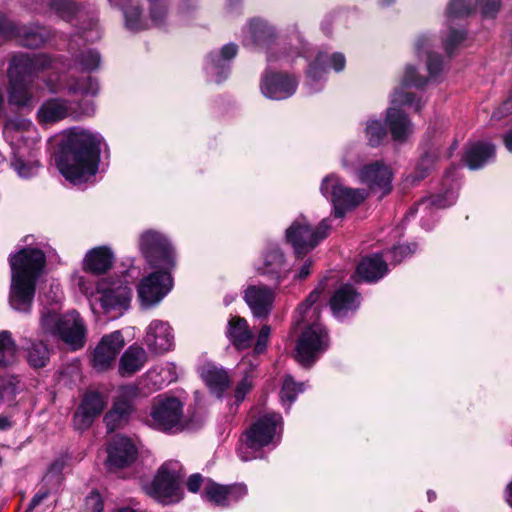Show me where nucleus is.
<instances>
[{
	"mask_svg": "<svg viewBox=\"0 0 512 512\" xmlns=\"http://www.w3.org/2000/svg\"><path fill=\"white\" fill-rule=\"evenodd\" d=\"M107 465L109 470L114 471L130 466L138 456V449L135 443L128 437L116 435L107 448Z\"/></svg>",
	"mask_w": 512,
	"mask_h": 512,
	"instance_id": "obj_19",
	"label": "nucleus"
},
{
	"mask_svg": "<svg viewBox=\"0 0 512 512\" xmlns=\"http://www.w3.org/2000/svg\"><path fill=\"white\" fill-rule=\"evenodd\" d=\"M139 246L148 264L159 269L144 277L137 286L141 305L150 308L159 304L173 287L170 271L176 265V255L169 240L152 230L140 236Z\"/></svg>",
	"mask_w": 512,
	"mask_h": 512,
	"instance_id": "obj_3",
	"label": "nucleus"
},
{
	"mask_svg": "<svg viewBox=\"0 0 512 512\" xmlns=\"http://www.w3.org/2000/svg\"><path fill=\"white\" fill-rule=\"evenodd\" d=\"M360 183L367 185L372 193L382 198L392 191V169L382 162L376 161L364 165L358 170Z\"/></svg>",
	"mask_w": 512,
	"mask_h": 512,
	"instance_id": "obj_16",
	"label": "nucleus"
},
{
	"mask_svg": "<svg viewBox=\"0 0 512 512\" xmlns=\"http://www.w3.org/2000/svg\"><path fill=\"white\" fill-rule=\"evenodd\" d=\"M26 358L31 367L42 368L47 365L50 352L45 343L42 341H34L26 348Z\"/></svg>",
	"mask_w": 512,
	"mask_h": 512,
	"instance_id": "obj_43",
	"label": "nucleus"
},
{
	"mask_svg": "<svg viewBox=\"0 0 512 512\" xmlns=\"http://www.w3.org/2000/svg\"><path fill=\"white\" fill-rule=\"evenodd\" d=\"M19 381L14 375L0 376V403L10 402L17 393Z\"/></svg>",
	"mask_w": 512,
	"mask_h": 512,
	"instance_id": "obj_46",
	"label": "nucleus"
},
{
	"mask_svg": "<svg viewBox=\"0 0 512 512\" xmlns=\"http://www.w3.org/2000/svg\"><path fill=\"white\" fill-rule=\"evenodd\" d=\"M144 343L154 354H164L174 348V334L170 324L163 320H153L146 328Z\"/></svg>",
	"mask_w": 512,
	"mask_h": 512,
	"instance_id": "obj_20",
	"label": "nucleus"
},
{
	"mask_svg": "<svg viewBox=\"0 0 512 512\" xmlns=\"http://www.w3.org/2000/svg\"><path fill=\"white\" fill-rule=\"evenodd\" d=\"M427 79L422 76H418L416 70L412 66H407L404 77L402 79V85L404 87H423L427 83Z\"/></svg>",
	"mask_w": 512,
	"mask_h": 512,
	"instance_id": "obj_50",
	"label": "nucleus"
},
{
	"mask_svg": "<svg viewBox=\"0 0 512 512\" xmlns=\"http://www.w3.org/2000/svg\"><path fill=\"white\" fill-rule=\"evenodd\" d=\"M165 371H166L165 368H161L159 371L156 368L151 369L146 373V378L148 380L152 381L157 389H160L162 387V385L165 383V380L164 379L158 380L157 377L161 376L162 373H164Z\"/></svg>",
	"mask_w": 512,
	"mask_h": 512,
	"instance_id": "obj_57",
	"label": "nucleus"
},
{
	"mask_svg": "<svg viewBox=\"0 0 512 512\" xmlns=\"http://www.w3.org/2000/svg\"><path fill=\"white\" fill-rule=\"evenodd\" d=\"M465 39V33L459 30L451 29L447 39L444 41L445 50L447 53H451L453 48L461 43Z\"/></svg>",
	"mask_w": 512,
	"mask_h": 512,
	"instance_id": "obj_53",
	"label": "nucleus"
},
{
	"mask_svg": "<svg viewBox=\"0 0 512 512\" xmlns=\"http://www.w3.org/2000/svg\"><path fill=\"white\" fill-rule=\"evenodd\" d=\"M244 299L255 317L264 318L271 311L274 294L267 287L250 286L245 291Z\"/></svg>",
	"mask_w": 512,
	"mask_h": 512,
	"instance_id": "obj_30",
	"label": "nucleus"
},
{
	"mask_svg": "<svg viewBox=\"0 0 512 512\" xmlns=\"http://www.w3.org/2000/svg\"><path fill=\"white\" fill-rule=\"evenodd\" d=\"M325 286L319 284L295 311V324L303 326L296 345V359L303 366H311L329 345L326 330L318 321L319 306L316 305Z\"/></svg>",
	"mask_w": 512,
	"mask_h": 512,
	"instance_id": "obj_4",
	"label": "nucleus"
},
{
	"mask_svg": "<svg viewBox=\"0 0 512 512\" xmlns=\"http://www.w3.org/2000/svg\"><path fill=\"white\" fill-rule=\"evenodd\" d=\"M103 500L98 492H91L85 501L84 512H103Z\"/></svg>",
	"mask_w": 512,
	"mask_h": 512,
	"instance_id": "obj_52",
	"label": "nucleus"
},
{
	"mask_svg": "<svg viewBox=\"0 0 512 512\" xmlns=\"http://www.w3.org/2000/svg\"><path fill=\"white\" fill-rule=\"evenodd\" d=\"M417 246L416 244L411 245H398L394 246L392 250L389 252L391 255V259L395 262H401L404 258L412 255Z\"/></svg>",
	"mask_w": 512,
	"mask_h": 512,
	"instance_id": "obj_51",
	"label": "nucleus"
},
{
	"mask_svg": "<svg viewBox=\"0 0 512 512\" xmlns=\"http://www.w3.org/2000/svg\"><path fill=\"white\" fill-rule=\"evenodd\" d=\"M476 5L481 7L484 18H494L500 9V0H451L447 8L448 21L468 16Z\"/></svg>",
	"mask_w": 512,
	"mask_h": 512,
	"instance_id": "obj_23",
	"label": "nucleus"
},
{
	"mask_svg": "<svg viewBox=\"0 0 512 512\" xmlns=\"http://www.w3.org/2000/svg\"><path fill=\"white\" fill-rule=\"evenodd\" d=\"M13 425L12 420L4 415H0V431L10 429Z\"/></svg>",
	"mask_w": 512,
	"mask_h": 512,
	"instance_id": "obj_61",
	"label": "nucleus"
},
{
	"mask_svg": "<svg viewBox=\"0 0 512 512\" xmlns=\"http://www.w3.org/2000/svg\"><path fill=\"white\" fill-rule=\"evenodd\" d=\"M48 495V490H40L39 492H37L31 499L25 512H31L34 508L39 506L48 497Z\"/></svg>",
	"mask_w": 512,
	"mask_h": 512,
	"instance_id": "obj_56",
	"label": "nucleus"
},
{
	"mask_svg": "<svg viewBox=\"0 0 512 512\" xmlns=\"http://www.w3.org/2000/svg\"><path fill=\"white\" fill-rule=\"evenodd\" d=\"M247 492L246 485L241 483L226 486L208 481L204 486L203 494L214 505L227 507L241 500L247 495Z\"/></svg>",
	"mask_w": 512,
	"mask_h": 512,
	"instance_id": "obj_22",
	"label": "nucleus"
},
{
	"mask_svg": "<svg viewBox=\"0 0 512 512\" xmlns=\"http://www.w3.org/2000/svg\"><path fill=\"white\" fill-rule=\"evenodd\" d=\"M95 112L94 103L86 101L80 106L79 111H72L71 104L64 99L51 98L42 103L38 112L37 120L42 125H49L63 120L75 114V118L81 116H92Z\"/></svg>",
	"mask_w": 512,
	"mask_h": 512,
	"instance_id": "obj_14",
	"label": "nucleus"
},
{
	"mask_svg": "<svg viewBox=\"0 0 512 512\" xmlns=\"http://www.w3.org/2000/svg\"><path fill=\"white\" fill-rule=\"evenodd\" d=\"M51 290L54 293L53 302L57 306L61 299L59 286H51ZM40 325L44 334L59 337L74 350L85 344L86 328L76 311L60 315L57 307L44 308L41 313Z\"/></svg>",
	"mask_w": 512,
	"mask_h": 512,
	"instance_id": "obj_6",
	"label": "nucleus"
},
{
	"mask_svg": "<svg viewBox=\"0 0 512 512\" xmlns=\"http://www.w3.org/2000/svg\"><path fill=\"white\" fill-rule=\"evenodd\" d=\"M46 264L45 254L37 248H24L10 258L12 282L9 302L13 309L31 310L36 281Z\"/></svg>",
	"mask_w": 512,
	"mask_h": 512,
	"instance_id": "obj_5",
	"label": "nucleus"
},
{
	"mask_svg": "<svg viewBox=\"0 0 512 512\" xmlns=\"http://www.w3.org/2000/svg\"><path fill=\"white\" fill-rule=\"evenodd\" d=\"M51 35L49 29L39 26L16 27L5 15L0 13V37L3 39L17 37L21 45L36 48L45 43Z\"/></svg>",
	"mask_w": 512,
	"mask_h": 512,
	"instance_id": "obj_17",
	"label": "nucleus"
},
{
	"mask_svg": "<svg viewBox=\"0 0 512 512\" xmlns=\"http://www.w3.org/2000/svg\"><path fill=\"white\" fill-rule=\"evenodd\" d=\"M97 300L104 313L111 314L112 318L121 315L129 307L132 298V289L124 277L116 280L103 279L96 285Z\"/></svg>",
	"mask_w": 512,
	"mask_h": 512,
	"instance_id": "obj_12",
	"label": "nucleus"
},
{
	"mask_svg": "<svg viewBox=\"0 0 512 512\" xmlns=\"http://www.w3.org/2000/svg\"><path fill=\"white\" fill-rule=\"evenodd\" d=\"M512 113V99L504 101L492 114V118L501 119Z\"/></svg>",
	"mask_w": 512,
	"mask_h": 512,
	"instance_id": "obj_55",
	"label": "nucleus"
},
{
	"mask_svg": "<svg viewBox=\"0 0 512 512\" xmlns=\"http://www.w3.org/2000/svg\"><path fill=\"white\" fill-rule=\"evenodd\" d=\"M311 266H312V261L307 260L303 264V266L300 268V270H299L298 274L295 276V278L300 279V280L305 279L310 274Z\"/></svg>",
	"mask_w": 512,
	"mask_h": 512,
	"instance_id": "obj_60",
	"label": "nucleus"
},
{
	"mask_svg": "<svg viewBox=\"0 0 512 512\" xmlns=\"http://www.w3.org/2000/svg\"><path fill=\"white\" fill-rule=\"evenodd\" d=\"M102 144L99 133L83 128L63 132L55 152L60 173L73 184L89 181L98 171Z\"/></svg>",
	"mask_w": 512,
	"mask_h": 512,
	"instance_id": "obj_2",
	"label": "nucleus"
},
{
	"mask_svg": "<svg viewBox=\"0 0 512 512\" xmlns=\"http://www.w3.org/2000/svg\"><path fill=\"white\" fill-rule=\"evenodd\" d=\"M249 31L253 41L260 46L268 48L274 41V29L262 19H254L249 23Z\"/></svg>",
	"mask_w": 512,
	"mask_h": 512,
	"instance_id": "obj_41",
	"label": "nucleus"
},
{
	"mask_svg": "<svg viewBox=\"0 0 512 512\" xmlns=\"http://www.w3.org/2000/svg\"><path fill=\"white\" fill-rule=\"evenodd\" d=\"M184 472L176 460L161 465L154 479L143 486L145 493L157 502L167 505L179 502L183 498L181 487Z\"/></svg>",
	"mask_w": 512,
	"mask_h": 512,
	"instance_id": "obj_7",
	"label": "nucleus"
},
{
	"mask_svg": "<svg viewBox=\"0 0 512 512\" xmlns=\"http://www.w3.org/2000/svg\"><path fill=\"white\" fill-rule=\"evenodd\" d=\"M282 416L269 412L260 416L247 430L245 442L247 448L260 449L273 443L278 429L281 430Z\"/></svg>",
	"mask_w": 512,
	"mask_h": 512,
	"instance_id": "obj_15",
	"label": "nucleus"
},
{
	"mask_svg": "<svg viewBox=\"0 0 512 512\" xmlns=\"http://www.w3.org/2000/svg\"><path fill=\"white\" fill-rule=\"evenodd\" d=\"M304 383H296L291 376H286L280 392L281 402L289 409L297 395L304 391Z\"/></svg>",
	"mask_w": 512,
	"mask_h": 512,
	"instance_id": "obj_45",
	"label": "nucleus"
},
{
	"mask_svg": "<svg viewBox=\"0 0 512 512\" xmlns=\"http://www.w3.org/2000/svg\"><path fill=\"white\" fill-rule=\"evenodd\" d=\"M129 0H109L114 6L123 8L125 25L131 31H140L150 26H160L164 23L167 7L165 0L149 1V18L143 15L138 5L125 6Z\"/></svg>",
	"mask_w": 512,
	"mask_h": 512,
	"instance_id": "obj_13",
	"label": "nucleus"
},
{
	"mask_svg": "<svg viewBox=\"0 0 512 512\" xmlns=\"http://www.w3.org/2000/svg\"><path fill=\"white\" fill-rule=\"evenodd\" d=\"M328 61L330 62L331 67L340 72L345 67V57L341 53H334L329 56L326 52H319L313 63L309 65L307 71V77L309 79V85H315L316 87H311V92L320 90L319 81L324 78L326 74V67Z\"/></svg>",
	"mask_w": 512,
	"mask_h": 512,
	"instance_id": "obj_24",
	"label": "nucleus"
},
{
	"mask_svg": "<svg viewBox=\"0 0 512 512\" xmlns=\"http://www.w3.org/2000/svg\"><path fill=\"white\" fill-rule=\"evenodd\" d=\"M443 185H448L444 194H438L430 198L421 200L417 204V210L426 211L430 206L436 208H446L453 205L457 199L458 189V182L454 167L445 172L443 178Z\"/></svg>",
	"mask_w": 512,
	"mask_h": 512,
	"instance_id": "obj_28",
	"label": "nucleus"
},
{
	"mask_svg": "<svg viewBox=\"0 0 512 512\" xmlns=\"http://www.w3.org/2000/svg\"><path fill=\"white\" fill-rule=\"evenodd\" d=\"M183 404L176 397L157 396L151 406L146 423L159 431L182 430Z\"/></svg>",
	"mask_w": 512,
	"mask_h": 512,
	"instance_id": "obj_10",
	"label": "nucleus"
},
{
	"mask_svg": "<svg viewBox=\"0 0 512 512\" xmlns=\"http://www.w3.org/2000/svg\"><path fill=\"white\" fill-rule=\"evenodd\" d=\"M124 347V338L120 331H114L102 337L92 353V366L97 371L110 369L117 355Z\"/></svg>",
	"mask_w": 512,
	"mask_h": 512,
	"instance_id": "obj_18",
	"label": "nucleus"
},
{
	"mask_svg": "<svg viewBox=\"0 0 512 512\" xmlns=\"http://www.w3.org/2000/svg\"><path fill=\"white\" fill-rule=\"evenodd\" d=\"M138 393V388L132 385L124 386L121 389V395L115 401L113 408L111 409L125 420L132 411V403L127 397H134Z\"/></svg>",
	"mask_w": 512,
	"mask_h": 512,
	"instance_id": "obj_44",
	"label": "nucleus"
},
{
	"mask_svg": "<svg viewBox=\"0 0 512 512\" xmlns=\"http://www.w3.org/2000/svg\"><path fill=\"white\" fill-rule=\"evenodd\" d=\"M386 136L385 127L377 120L368 121L366 126V137L369 145L378 146Z\"/></svg>",
	"mask_w": 512,
	"mask_h": 512,
	"instance_id": "obj_47",
	"label": "nucleus"
},
{
	"mask_svg": "<svg viewBox=\"0 0 512 512\" xmlns=\"http://www.w3.org/2000/svg\"><path fill=\"white\" fill-rule=\"evenodd\" d=\"M359 305L360 295L348 284L336 290L330 300L331 310L337 318H343L349 312H354Z\"/></svg>",
	"mask_w": 512,
	"mask_h": 512,
	"instance_id": "obj_29",
	"label": "nucleus"
},
{
	"mask_svg": "<svg viewBox=\"0 0 512 512\" xmlns=\"http://www.w3.org/2000/svg\"><path fill=\"white\" fill-rule=\"evenodd\" d=\"M436 160L437 155L435 153H425L418 161L415 170L406 177L405 182L412 186L418 184L431 173L435 167Z\"/></svg>",
	"mask_w": 512,
	"mask_h": 512,
	"instance_id": "obj_40",
	"label": "nucleus"
},
{
	"mask_svg": "<svg viewBox=\"0 0 512 512\" xmlns=\"http://www.w3.org/2000/svg\"><path fill=\"white\" fill-rule=\"evenodd\" d=\"M78 286L81 292L87 297H93L95 294L93 284L86 280L84 277L78 279Z\"/></svg>",
	"mask_w": 512,
	"mask_h": 512,
	"instance_id": "obj_59",
	"label": "nucleus"
},
{
	"mask_svg": "<svg viewBox=\"0 0 512 512\" xmlns=\"http://www.w3.org/2000/svg\"><path fill=\"white\" fill-rule=\"evenodd\" d=\"M17 361V347L8 331L0 332V369L12 366Z\"/></svg>",
	"mask_w": 512,
	"mask_h": 512,
	"instance_id": "obj_42",
	"label": "nucleus"
},
{
	"mask_svg": "<svg viewBox=\"0 0 512 512\" xmlns=\"http://www.w3.org/2000/svg\"><path fill=\"white\" fill-rule=\"evenodd\" d=\"M330 227L328 219H323L317 227L312 228L304 217L297 218L286 230V239L295 254L303 256L328 236Z\"/></svg>",
	"mask_w": 512,
	"mask_h": 512,
	"instance_id": "obj_11",
	"label": "nucleus"
},
{
	"mask_svg": "<svg viewBox=\"0 0 512 512\" xmlns=\"http://www.w3.org/2000/svg\"><path fill=\"white\" fill-rule=\"evenodd\" d=\"M113 512H143V511H141L139 509H134L131 507H121V508L115 509Z\"/></svg>",
	"mask_w": 512,
	"mask_h": 512,
	"instance_id": "obj_64",
	"label": "nucleus"
},
{
	"mask_svg": "<svg viewBox=\"0 0 512 512\" xmlns=\"http://www.w3.org/2000/svg\"><path fill=\"white\" fill-rule=\"evenodd\" d=\"M227 337L237 350H245L252 346L254 333L244 318L234 316L228 322Z\"/></svg>",
	"mask_w": 512,
	"mask_h": 512,
	"instance_id": "obj_31",
	"label": "nucleus"
},
{
	"mask_svg": "<svg viewBox=\"0 0 512 512\" xmlns=\"http://www.w3.org/2000/svg\"><path fill=\"white\" fill-rule=\"evenodd\" d=\"M146 362V351L140 346L131 345L120 358L119 374L123 377L131 376L141 370Z\"/></svg>",
	"mask_w": 512,
	"mask_h": 512,
	"instance_id": "obj_32",
	"label": "nucleus"
},
{
	"mask_svg": "<svg viewBox=\"0 0 512 512\" xmlns=\"http://www.w3.org/2000/svg\"><path fill=\"white\" fill-rule=\"evenodd\" d=\"M200 374L210 391L218 397H221L230 385L227 371L213 364L203 365Z\"/></svg>",
	"mask_w": 512,
	"mask_h": 512,
	"instance_id": "obj_35",
	"label": "nucleus"
},
{
	"mask_svg": "<svg viewBox=\"0 0 512 512\" xmlns=\"http://www.w3.org/2000/svg\"><path fill=\"white\" fill-rule=\"evenodd\" d=\"M104 421L106 423L108 431L112 432L118 427H120L124 422H126L125 419H123L118 412H114L110 410L104 417Z\"/></svg>",
	"mask_w": 512,
	"mask_h": 512,
	"instance_id": "obj_54",
	"label": "nucleus"
},
{
	"mask_svg": "<svg viewBox=\"0 0 512 512\" xmlns=\"http://www.w3.org/2000/svg\"><path fill=\"white\" fill-rule=\"evenodd\" d=\"M104 407V400L99 393H86L81 405L74 414L75 427L78 430H84L90 427L95 417L102 413Z\"/></svg>",
	"mask_w": 512,
	"mask_h": 512,
	"instance_id": "obj_26",
	"label": "nucleus"
},
{
	"mask_svg": "<svg viewBox=\"0 0 512 512\" xmlns=\"http://www.w3.org/2000/svg\"><path fill=\"white\" fill-rule=\"evenodd\" d=\"M61 469H62V464H61V463H59V462H54V463L51 465V467H50V469H49L48 473L46 474L45 479H47V478L50 476V474H52V473H54V472H55V473H59V472L61 471Z\"/></svg>",
	"mask_w": 512,
	"mask_h": 512,
	"instance_id": "obj_62",
	"label": "nucleus"
},
{
	"mask_svg": "<svg viewBox=\"0 0 512 512\" xmlns=\"http://www.w3.org/2000/svg\"><path fill=\"white\" fill-rule=\"evenodd\" d=\"M320 191L332 202L334 216L337 218H342L347 211L360 205L368 196L364 189H353L342 185L335 175H329L323 179Z\"/></svg>",
	"mask_w": 512,
	"mask_h": 512,
	"instance_id": "obj_9",
	"label": "nucleus"
},
{
	"mask_svg": "<svg viewBox=\"0 0 512 512\" xmlns=\"http://www.w3.org/2000/svg\"><path fill=\"white\" fill-rule=\"evenodd\" d=\"M257 270L259 273L267 275L270 279L280 282L287 277L290 267L286 263L280 249L275 245H271L263 254L262 265Z\"/></svg>",
	"mask_w": 512,
	"mask_h": 512,
	"instance_id": "obj_27",
	"label": "nucleus"
},
{
	"mask_svg": "<svg viewBox=\"0 0 512 512\" xmlns=\"http://www.w3.org/2000/svg\"><path fill=\"white\" fill-rule=\"evenodd\" d=\"M297 81L294 77L266 71L261 80L262 94L273 100H283L292 96L297 88Z\"/></svg>",
	"mask_w": 512,
	"mask_h": 512,
	"instance_id": "obj_21",
	"label": "nucleus"
},
{
	"mask_svg": "<svg viewBox=\"0 0 512 512\" xmlns=\"http://www.w3.org/2000/svg\"><path fill=\"white\" fill-rule=\"evenodd\" d=\"M258 366V362H251L250 356H244L238 364V369L244 373L242 380L237 384L234 397L237 402L245 399L246 395L253 387V371Z\"/></svg>",
	"mask_w": 512,
	"mask_h": 512,
	"instance_id": "obj_39",
	"label": "nucleus"
},
{
	"mask_svg": "<svg viewBox=\"0 0 512 512\" xmlns=\"http://www.w3.org/2000/svg\"><path fill=\"white\" fill-rule=\"evenodd\" d=\"M392 107L387 109L386 123L390 129L392 138L397 142H404L412 133L413 125L407 115L399 108L408 106L420 111L422 102L415 95L406 92L403 88L396 89L391 97Z\"/></svg>",
	"mask_w": 512,
	"mask_h": 512,
	"instance_id": "obj_8",
	"label": "nucleus"
},
{
	"mask_svg": "<svg viewBox=\"0 0 512 512\" xmlns=\"http://www.w3.org/2000/svg\"><path fill=\"white\" fill-rule=\"evenodd\" d=\"M11 165L22 178H30L34 176L37 174L39 169V163L37 161L25 162L21 158H15Z\"/></svg>",
	"mask_w": 512,
	"mask_h": 512,
	"instance_id": "obj_49",
	"label": "nucleus"
},
{
	"mask_svg": "<svg viewBox=\"0 0 512 512\" xmlns=\"http://www.w3.org/2000/svg\"><path fill=\"white\" fill-rule=\"evenodd\" d=\"M388 271V266L380 254L363 257L359 262L356 273L366 282H376Z\"/></svg>",
	"mask_w": 512,
	"mask_h": 512,
	"instance_id": "obj_33",
	"label": "nucleus"
},
{
	"mask_svg": "<svg viewBox=\"0 0 512 512\" xmlns=\"http://www.w3.org/2000/svg\"><path fill=\"white\" fill-rule=\"evenodd\" d=\"M100 38L96 24L89 30H83L81 35L74 36L69 42V51L73 56L70 63L62 59H52L46 54H18L9 64L7 76L9 80V102L18 107H31L34 95L31 84L34 79L43 74V81L51 93L67 90L69 94L95 96L98 92V83L87 76L83 79L66 81L61 75L62 71L88 72L99 67L100 54L91 48L76 49L79 40L95 41Z\"/></svg>",
	"mask_w": 512,
	"mask_h": 512,
	"instance_id": "obj_1",
	"label": "nucleus"
},
{
	"mask_svg": "<svg viewBox=\"0 0 512 512\" xmlns=\"http://www.w3.org/2000/svg\"><path fill=\"white\" fill-rule=\"evenodd\" d=\"M34 10L41 14L54 13L69 20L76 11V4L72 0H41Z\"/></svg>",
	"mask_w": 512,
	"mask_h": 512,
	"instance_id": "obj_38",
	"label": "nucleus"
},
{
	"mask_svg": "<svg viewBox=\"0 0 512 512\" xmlns=\"http://www.w3.org/2000/svg\"><path fill=\"white\" fill-rule=\"evenodd\" d=\"M431 38L421 35L415 43L416 54L420 57L422 54L427 55V70L431 79H436L443 70V60L440 55L432 53L430 50Z\"/></svg>",
	"mask_w": 512,
	"mask_h": 512,
	"instance_id": "obj_37",
	"label": "nucleus"
},
{
	"mask_svg": "<svg viewBox=\"0 0 512 512\" xmlns=\"http://www.w3.org/2000/svg\"><path fill=\"white\" fill-rule=\"evenodd\" d=\"M495 156V147L489 142H475L471 144L465 153L464 160L472 169H479Z\"/></svg>",
	"mask_w": 512,
	"mask_h": 512,
	"instance_id": "obj_36",
	"label": "nucleus"
},
{
	"mask_svg": "<svg viewBox=\"0 0 512 512\" xmlns=\"http://www.w3.org/2000/svg\"><path fill=\"white\" fill-rule=\"evenodd\" d=\"M203 483L202 475L196 473L192 474L187 480V488L190 492L196 493L199 491Z\"/></svg>",
	"mask_w": 512,
	"mask_h": 512,
	"instance_id": "obj_58",
	"label": "nucleus"
},
{
	"mask_svg": "<svg viewBox=\"0 0 512 512\" xmlns=\"http://www.w3.org/2000/svg\"><path fill=\"white\" fill-rule=\"evenodd\" d=\"M237 54V46L233 43L226 44L222 47L220 53H210L205 69L211 80L221 83L229 74L230 67L228 61Z\"/></svg>",
	"mask_w": 512,
	"mask_h": 512,
	"instance_id": "obj_25",
	"label": "nucleus"
},
{
	"mask_svg": "<svg viewBox=\"0 0 512 512\" xmlns=\"http://www.w3.org/2000/svg\"><path fill=\"white\" fill-rule=\"evenodd\" d=\"M506 148L512 152V129L506 134L504 138Z\"/></svg>",
	"mask_w": 512,
	"mask_h": 512,
	"instance_id": "obj_63",
	"label": "nucleus"
},
{
	"mask_svg": "<svg viewBox=\"0 0 512 512\" xmlns=\"http://www.w3.org/2000/svg\"><path fill=\"white\" fill-rule=\"evenodd\" d=\"M270 333H271V328L269 325L262 326V328L260 329V331L257 335L253 353L247 355V356H250L251 362H254V363L258 362L257 355L263 353L266 350Z\"/></svg>",
	"mask_w": 512,
	"mask_h": 512,
	"instance_id": "obj_48",
	"label": "nucleus"
},
{
	"mask_svg": "<svg viewBox=\"0 0 512 512\" xmlns=\"http://www.w3.org/2000/svg\"><path fill=\"white\" fill-rule=\"evenodd\" d=\"M114 254L110 248L101 246L91 249L85 256L84 269L93 274H103L111 268Z\"/></svg>",
	"mask_w": 512,
	"mask_h": 512,
	"instance_id": "obj_34",
	"label": "nucleus"
}]
</instances>
